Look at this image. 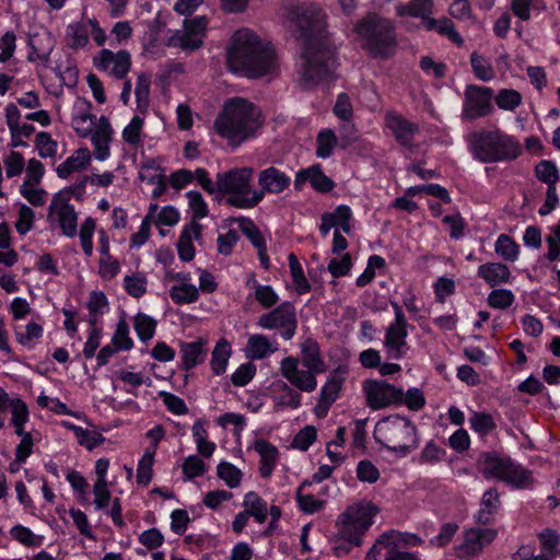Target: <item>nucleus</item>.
Returning <instances> with one entry per match:
<instances>
[{"label": "nucleus", "mask_w": 560, "mask_h": 560, "mask_svg": "<svg viewBox=\"0 0 560 560\" xmlns=\"http://www.w3.org/2000/svg\"><path fill=\"white\" fill-rule=\"evenodd\" d=\"M294 34L303 40L296 62L299 83L312 89L331 73L335 57L326 40V14L317 7H295L291 11Z\"/></svg>", "instance_id": "obj_1"}, {"label": "nucleus", "mask_w": 560, "mask_h": 560, "mask_svg": "<svg viewBox=\"0 0 560 560\" xmlns=\"http://www.w3.org/2000/svg\"><path fill=\"white\" fill-rule=\"evenodd\" d=\"M228 67L234 73L257 79L273 74L278 63L273 48L262 43L254 32L244 28L233 35Z\"/></svg>", "instance_id": "obj_2"}, {"label": "nucleus", "mask_w": 560, "mask_h": 560, "mask_svg": "<svg viewBox=\"0 0 560 560\" xmlns=\"http://www.w3.org/2000/svg\"><path fill=\"white\" fill-rule=\"evenodd\" d=\"M260 125L258 108L243 98L229 101L214 121L217 132L234 147L253 137Z\"/></svg>", "instance_id": "obj_3"}, {"label": "nucleus", "mask_w": 560, "mask_h": 560, "mask_svg": "<svg viewBox=\"0 0 560 560\" xmlns=\"http://www.w3.org/2000/svg\"><path fill=\"white\" fill-rule=\"evenodd\" d=\"M377 513L378 508L375 504L362 500L349 505L339 514L335 523V538L342 545L335 547L336 555L340 556L360 546Z\"/></svg>", "instance_id": "obj_4"}, {"label": "nucleus", "mask_w": 560, "mask_h": 560, "mask_svg": "<svg viewBox=\"0 0 560 560\" xmlns=\"http://www.w3.org/2000/svg\"><path fill=\"white\" fill-rule=\"evenodd\" d=\"M302 364L306 370L299 369V359L285 357L280 362L281 375L294 387L302 392L312 393L316 389V374L326 371L320 348L316 340L306 338L300 346Z\"/></svg>", "instance_id": "obj_5"}, {"label": "nucleus", "mask_w": 560, "mask_h": 560, "mask_svg": "<svg viewBox=\"0 0 560 560\" xmlns=\"http://www.w3.org/2000/svg\"><path fill=\"white\" fill-rule=\"evenodd\" d=\"M474 159L481 163H495L515 160L521 154L520 143L499 129L479 130L466 138Z\"/></svg>", "instance_id": "obj_6"}, {"label": "nucleus", "mask_w": 560, "mask_h": 560, "mask_svg": "<svg viewBox=\"0 0 560 560\" xmlns=\"http://www.w3.org/2000/svg\"><path fill=\"white\" fill-rule=\"evenodd\" d=\"M354 32L362 39V47L373 57L388 58L397 44L393 22L376 13L361 19Z\"/></svg>", "instance_id": "obj_7"}, {"label": "nucleus", "mask_w": 560, "mask_h": 560, "mask_svg": "<svg viewBox=\"0 0 560 560\" xmlns=\"http://www.w3.org/2000/svg\"><path fill=\"white\" fill-rule=\"evenodd\" d=\"M254 168L235 167L217 174L219 192L226 195V203L237 209H252L257 206L253 201L256 189L253 188Z\"/></svg>", "instance_id": "obj_8"}, {"label": "nucleus", "mask_w": 560, "mask_h": 560, "mask_svg": "<svg viewBox=\"0 0 560 560\" xmlns=\"http://www.w3.org/2000/svg\"><path fill=\"white\" fill-rule=\"evenodd\" d=\"M375 436L392 452H410L416 443L415 427L408 419L397 415L378 421Z\"/></svg>", "instance_id": "obj_9"}, {"label": "nucleus", "mask_w": 560, "mask_h": 560, "mask_svg": "<svg viewBox=\"0 0 560 560\" xmlns=\"http://www.w3.org/2000/svg\"><path fill=\"white\" fill-rule=\"evenodd\" d=\"M481 469L487 477L498 479L514 489H532L535 483L532 471L511 457H485Z\"/></svg>", "instance_id": "obj_10"}, {"label": "nucleus", "mask_w": 560, "mask_h": 560, "mask_svg": "<svg viewBox=\"0 0 560 560\" xmlns=\"http://www.w3.org/2000/svg\"><path fill=\"white\" fill-rule=\"evenodd\" d=\"M258 325L264 329H277L284 340H291L298 328L296 311L291 302H283L272 311L261 314Z\"/></svg>", "instance_id": "obj_11"}, {"label": "nucleus", "mask_w": 560, "mask_h": 560, "mask_svg": "<svg viewBox=\"0 0 560 560\" xmlns=\"http://www.w3.org/2000/svg\"><path fill=\"white\" fill-rule=\"evenodd\" d=\"M208 19L205 15L186 19L182 31H176L168 39V46L184 50L198 49L206 35Z\"/></svg>", "instance_id": "obj_12"}, {"label": "nucleus", "mask_w": 560, "mask_h": 560, "mask_svg": "<svg viewBox=\"0 0 560 560\" xmlns=\"http://www.w3.org/2000/svg\"><path fill=\"white\" fill-rule=\"evenodd\" d=\"M366 405L373 410L397 404L402 397V389L378 380H366L363 383Z\"/></svg>", "instance_id": "obj_13"}, {"label": "nucleus", "mask_w": 560, "mask_h": 560, "mask_svg": "<svg viewBox=\"0 0 560 560\" xmlns=\"http://www.w3.org/2000/svg\"><path fill=\"white\" fill-rule=\"evenodd\" d=\"M57 217L62 233L68 237H74L77 235L78 226V214L70 205V198L66 190H60L52 197L48 209V220Z\"/></svg>", "instance_id": "obj_14"}, {"label": "nucleus", "mask_w": 560, "mask_h": 560, "mask_svg": "<svg viewBox=\"0 0 560 560\" xmlns=\"http://www.w3.org/2000/svg\"><path fill=\"white\" fill-rule=\"evenodd\" d=\"M498 536L495 528H468L463 532L460 541L455 546L459 558H471L479 555Z\"/></svg>", "instance_id": "obj_15"}, {"label": "nucleus", "mask_w": 560, "mask_h": 560, "mask_svg": "<svg viewBox=\"0 0 560 560\" xmlns=\"http://www.w3.org/2000/svg\"><path fill=\"white\" fill-rule=\"evenodd\" d=\"M491 97L492 90L490 88L476 85L467 86L463 117L467 120H474L489 115L492 110Z\"/></svg>", "instance_id": "obj_16"}, {"label": "nucleus", "mask_w": 560, "mask_h": 560, "mask_svg": "<svg viewBox=\"0 0 560 560\" xmlns=\"http://www.w3.org/2000/svg\"><path fill=\"white\" fill-rule=\"evenodd\" d=\"M291 183V178L275 166H269L258 174L259 189L253 195V201L259 205L266 194L278 195L284 191Z\"/></svg>", "instance_id": "obj_17"}, {"label": "nucleus", "mask_w": 560, "mask_h": 560, "mask_svg": "<svg viewBox=\"0 0 560 560\" xmlns=\"http://www.w3.org/2000/svg\"><path fill=\"white\" fill-rule=\"evenodd\" d=\"M94 66L98 70L106 71L120 80L124 79L130 70L131 56L127 50L114 52L109 49H102L98 55L94 57Z\"/></svg>", "instance_id": "obj_18"}, {"label": "nucleus", "mask_w": 560, "mask_h": 560, "mask_svg": "<svg viewBox=\"0 0 560 560\" xmlns=\"http://www.w3.org/2000/svg\"><path fill=\"white\" fill-rule=\"evenodd\" d=\"M348 373L347 368L338 366L330 374L328 381L323 386L320 390V395L318 398V402L315 407V412L319 417H324L327 415L328 409L335 402L338 397V394L342 387V384L346 380V375Z\"/></svg>", "instance_id": "obj_19"}, {"label": "nucleus", "mask_w": 560, "mask_h": 560, "mask_svg": "<svg viewBox=\"0 0 560 560\" xmlns=\"http://www.w3.org/2000/svg\"><path fill=\"white\" fill-rule=\"evenodd\" d=\"M393 536L381 535L366 553L365 560H417V557L401 550Z\"/></svg>", "instance_id": "obj_20"}, {"label": "nucleus", "mask_w": 560, "mask_h": 560, "mask_svg": "<svg viewBox=\"0 0 560 560\" xmlns=\"http://www.w3.org/2000/svg\"><path fill=\"white\" fill-rule=\"evenodd\" d=\"M408 323H395L393 322L386 329L384 338V347L387 351L388 359L399 360L408 350L407 336H408Z\"/></svg>", "instance_id": "obj_21"}, {"label": "nucleus", "mask_w": 560, "mask_h": 560, "mask_svg": "<svg viewBox=\"0 0 560 560\" xmlns=\"http://www.w3.org/2000/svg\"><path fill=\"white\" fill-rule=\"evenodd\" d=\"M386 127L394 133L401 145H411L413 136L418 132L417 124L407 120L397 113H387L385 116Z\"/></svg>", "instance_id": "obj_22"}, {"label": "nucleus", "mask_w": 560, "mask_h": 560, "mask_svg": "<svg viewBox=\"0 0 560 560\" xmlns=\"http://www.w3.org/2000/svg\"><path fill=\"white\" fill-rule=\"evenodd\" d=\"M56 39L50 32L34 33L28 36V46L31 52L27 56L28 61L34 62L40 60L48 62L51 51L54 50Z\"/></svg>", "instance_id": "obj_23"}, {"label": "nucleus", "mask_w": 560, "mask_h": 560, "mask_svg": "<svg viewBox=\"0 0 560 560\" xmlns=\"http://www.w3.org/2000/svg\"><path fill=\"white\" fill-rule=\"evenodd\" d=\"M113 129L108 119L104 116L100 118L98 125L93 132L91 140L94 145L95 159L104 161L109 155V142L112 140Z\"/></svg>", "instance_id": "obj_24"}, {"label": "nucleus", "mask_w": 560, "mask_h": 560, "mask_svg": "<svg viewBox=\"0 0 560 560\" xmlns=\"http://www.w3.org/2000/svg\"><path fill=\"white\" fill-rule=\"evenodd\" d=\"M477 275L492 288L510 283L512 279L510 268L501 262H486L480 265Z\"/></svg>", "instance_id": "obj_25"}, {"label": "nucleus", "mask_w": 560, "mask_h": 560, "mask_svg": "<svg viewBox=\"0 0 560 560\" xmlns=\"http://www.w3.org/2000/svg\"><path fill=\"white\" fill-rule=\"evenodd\" d=\"M501 501L498 491L493 488L488 489L481 497L480 508L475 514L478 524H488L500 509Z\"/></svg>", "instance_id": "obj_26"}, {"label": "nucleus", "mask_w": 560, "mask_h": 560, "mask_svg": "<svg viewBox=\"0 0 560 560\" xmlns=\"http://www.w3.org/2000/svg\"><path fill=\"white\" fill-rule=\"evenodd\" d=\"M200 233L201 225L195 221L183 230L177 243L178 256L182 260L190 261L194 259L195 247L192 245V238L200 237Z\"/></svg>", "instance_id": "obj_27"}, {"label": "nucleus", "mask_w": 560, "mask_h": 560, "mask_svg": "<svg viewBox=\"0 0 560 560\" xmlns=\"http://www.w3.org/2000/svg\"><path fill=\"white\" fill-rule=\"evenodd\" d=\"M91 160L89 149L80 148L63 163L59 164L56 172L60 178H68L73 172L84 170Z\"/></svg>", "instance_id": "obj_28"}, {"label": "nucleus", "mask_w": 560, "mask_h": 560, "mask_svg": "<svg viewBox=\"0 0 560 560\" xmlns=\"http://www.w3.org/2000/svg\"><path fill=\"white\" fill-rule=\"evenodd\" d=\"M205 355V342L201 339L194 342H180L182 365L185 371L203 362Z\"/></svg>", "instance_id": "obj_29"}, {"label": "nucleus", "mask_w": 560, "mask_h": 560, "mask_svg": "<svg viewBox=\"0 0 560 560\" xmlns=\"http://www.w3.org/2000/svg\"><path fill=\"white\" fill-rule=\"evenodd\" d=\"M433 11V0H410L409 3H399L396 7L398 16H411L422 20V25L431 16Z\"/></svg>", "instance_id": "obj_30"}, {"label": "nucleus", "mask_w": 560, "mask_h": 560, "mask_svg": "<svg viewBox=\"0 0 560 560\" xmlns=\"http://www.w3.org/2000/svg\"><path fill=\"white\" fill-rule=\"evenodd\" d=\"M277 349L265 335H253L247 341L248 357L254 360H261L269 353L276 352Z\"/></svg>", "instance_id": "obj_31"}, {"label": "nucleus", "mask_w": 560, "mask_h": 560, "mask_svg": "<svg viewBox=\"0 0 560 560\" xmlns=\"http://www.w3.org/2000/svg\"><path fill=\"white\" fill-rule=\"evenodd\" d=\"M245 512L252 515L258 523H264L268 516L267 503L255 492H248L244 497Z\"/></svg>", "instance_id": "obj_32"}, {"label": "nucleus", "mask_w": 560, "mask_h": 560, "mask_svg": "<svg viewBox=\"0 0 560 560\" xmlns=\"http://www.w3.org/2000/svg\"><path fill=\"white\" fill-rule=\"evenodd\" d=\"M232 350L230 343L225 339H220L212 351L211 369L215 375L225 372Z\"/></svg>", "instance_id": "obj_33"}, {"label": "nucleus", "mask_w": 560, "mask_h": 560, "mask_svg": "<svg viewBox=\"0 0 560 560\" xmlns=\"http://www.w3.org/2000/svg\"><path fill=\"white\" fill-rule=\"evenodd\" d=\"M233 221L238 223L240 230L252 242L253 246L256 247L258 252H261L266 242L254 221L245 217L234 218Z\"/></svg>", "instance_id": "obj_34"}, {"label": "nucleus", "mask_w": 560, "mask_h": 560, "mask_svg": "<svg viewBox=\"0 0 560 560\" xmlns=\"http://www.w3.org/2000/svg\"><path fill=\"white\" fill-rule=\"evenodd\" d=\"M10 535L14 540L28 548L40 547L44 542V536L33 533L28 527L20 524L11 527Z\"/></svg>", "instance_id": "obj_35"}, {"label": "nucleus", "mask_w": 560, "mask_h": 560, "mask_svg": "<svg viewBox=\"0 0 560 560\" xmlns=\"http://www.w3.org/2000/svg\"><path fill=\"white\" fill-rule=\"evenodd\" d=\"M66 39L70 48H83L89 43V33L86 26L81 22L69 24L66 31Z\"/></svg>", "instance_id": "obj_36"}, {"label": "nucleus", "mask_w": 560, "mask_h": 560, "mask_svg": "<svg viewBox=\"0 0 560 560\" xmlns=\"http://www.w3.org/2000/svg\"><path fill=\"white\" fill-rule=\"evenodd\" d=\"M428 31H436L439 34L447 36L452 42L460 44L463 42L460 35L454 30V24L448 19L435 20L429 18L423 24Z\"/></svg>", "instance_id": "obj_37"}, {"label": "nucleus", "mask_w": 560, "mask_h": 560, "mask_svg": "<svg viewBox=\"0 0 560 560\" xmlns=\"http://www.w3.org/2000/svg\"><path fill=\"white\" fill-rule=\"evenodd\" d=\"M170 296L175 304H189L198 300L199 291L194 284L183 283L173 285L170 290Z\"/></svg>", "instance_id": "obj_38"}, {"label": "nucleus", "mask_w": 560, "mask_h": 560, "mask_svg": "<svg viewBox=\"0 0 560 560\" xmlns=\"http://www.w3.org/2000/svg\"><path fill=\"white\" fill-rule=\"evenodd\" d=\"M474 74L481 81L488 82L494 78V70L488 58L474 51L470 55Z\"/></svg>", "instance_id": "obj_39"}, {"label": "nucleus", "mask_w": 560, "mask_h": 560, "mask_svg": "<svg viewBox=\"0 0 560 560\" xmlns=\"http://www.w3.org/2000/svg\"><path fill=\"white\" fill-rule=\"evenodd\" d=\"M11 423L15 428V433L18 435L23 434L24 424L28 420V409L26 404L20 398L11 399Z\"/></svg>", "instance_id": "obj_40"}, {"label": "nucleus", "mask_w": 560, "mask_h": 560, "mask_svg": "<svg viewBox=\"0 0 560 560\" xmlns=\"http://www.w3.org/2000/svg\"><path fill=\"white\" fill-rule=\"evenodd\" d=\"M151 77L147 73H139L135 89L137 107L141 113H145L149 106Z\"/></svg>", "instance_id": "obj_41"}, {"label": "nucleus", "mask_w": 560, "mask_h": 560, "mask_svg": "<svg viewBox=\"0 0 560 560\" xmlns=\"http://www.w3.org/2000/svg\"><path fill=\"white\" fill-rule=\"evenodd\" d=\"M494 250L506 261H515L518 257V245L506 234L498 237Z\"/></svg>", "instance_id": "obj_42"}, {"label": "nucleus", "mask_w": 560, "mask_h": 560, "mask_svg": "<svg viewBox=\"0 0 560 560\" xmlns=\"http://www.w3.org/2000/svg\"><path fill=\"white\" fill-rule=\"evenodd\" d=\"M288 259L292 280L295 284L296 292L299 294H304L308 292L311 290V284L305 278L302 266L300 265L296 256L293 253H291Z\"/></svg>", "instance_id": "obj_43"}, {"label": "nucleus", "mask_w": 560, "mask_h": 560, "mask_svg": "<svg viewBox=\"0 0 560 560\" xmlns=\"http://www.w3.org/2000/svg\"><path fill=\"white\" fill-rule=\"evenodd\" d=\"M316 155L322 159H326L331 155L335 145L337 144V138L331 129L322 130L317 135L316 139Z\"/></svg>", "instance_id": "obj_44"}, {"label": "nucleus", "mask_w": 560, "mask_h": 560, "mask_svg": "<svg viewBox=\"0 0 560 560\" xmlns=\"http://www.w3.org/2000/svg\"><path fill=\"white\" fill-rule=\"evenodd\" d=\"M536 176L547 186L556 185L559 180V173L556 164L548 160L540 161L535 168Z\"/></svg>", "instance_id": "obj_45"}, {"label": "nucleus", "mask_w": 560, "mask_h": 560, "mask_svg": "<svg viewBox=\"0 0 560 560\" xmlns=\"http://www.w3.org/2000/svg\"><path fill=\"white\" fill-rule=\"evenodd\" d=\"M521 102V93L512 89L500 90L495 96V103L498 107L504 110H514L517 106H520Z\"/></svg>", "instance_id": "obj_46"}, {"label": "nucleus", "mask_w": 560, "mask_h": 560, "mask_svg": "<svg viewBox=\"0 0 560 560\" xmlns=\"http://www.w3.org/2000/svg\"><path fill=\"white\" fill-rule=\"evenodd\" d=\"M138 541L147 550H156L164 544L165 537L159 528L151 527L149 529L141 532L138 535Z\"/></svg>", "instance_id": "obj_47"}, {"label": "nucleus", "mask_w": 560, "mask_h": 560, "mask_svg": "<svg viewBox=\"0 0 560 560\" xmlns=\"http://www.w3.org/2000/svg\"><path fill=\"white\" fill-rule=\"evenodd\" d=\"M515 296L511 290L494 289L487 299L488 304L493 308L505 310L514 303Z\"/></svg>", "instance_id": "obj_48"}, {"label": "nucleus", "mask_w": 560, "mask_h": 560, "mask_svg": "<svg viewBox=\"0 0 560 560\" xmlns=\"http://www.w3.org/2000/svg\"><path fill=\"white\" fill-rule=\"evenodd\" d=\"M156 322L144 314H138L135 319V329L140 340H150L155 331Z\"/></svg>", "instance_id": "obj_49"}, {"label": "nucleus", "mask_w": 560, "mask_h": 560, "mask_svg": "<svg viewBox=\"0 0 560 560\" xmlns=\"http://www.w3.org/2000/svg\"><path fill=\"white\" fill-rule=\"evenodd\" d=\"M218 476L222 479L225 485L230 488H235L240 485L242 479V472L238 468L230 463L222 462L218 466Z\"/></svg>", "instance_id": "obj_50"}, {"label": "nucleus", "mask_w": 560, "mask_h": 560, "mask_svg": "<svg viewBox=\"0 0 560 560\" xmlns=\"http://www.w3.org/2000/svg\"><path fill=\"white\" fill-rule=\"evenodd\" d=\"M311 186L319 192H329L335 183L328 176H326L320 165L311 166Z\"/></svg>", "instance_id": "obj_51"}, {"label": "nucleus", "mask_w": 560, "mask_h": 560, "mask_svg": "<svg viewBox=\"0 0 560 560\" xmlns=\"http://www.w3.org/2000/svg\"><path fill=\"white\" fill-rule=\"evenodd\" d=\"M43 335V327L37 323H28L25 327V331L15 330V338L22 346L32 348L34 340L40 338Z\"/></svg>", "instance_id": "obj_52"}, {"label": "nucleus", "mask_w": 560, "mask_h": 560, "mask_svg": "<svg viewBox=\"0 0 560 560\" xmlns=\"http://www.w3.org/2000/svg\"><path fill=\"white\" fill-rule=\"evenodd\" d=\"M470 427L480 434H488L494 428L495 423L491 415L487 412H474L469 418Z\"/></svg>", "instance_id": "obj_53"}, {"label": "nucleus", "mask_w": 560, "mask_h": 560, "mask_svg": "<svg viewBox=\"0 0 560 560\" xmlns=\"http://www.w3.org/2000/svg\"><path fill=\"white\" fill-rule=\"evenodd\" d=\"M192 435L197 444L199 455H212L215 450V444L207 440V431L202 424H194Z\"/></svg>", "instance_id": "obj_54"}, {"label": "nucleus", "mask_w": 560, "mask_h": 560, "mask_svg": "<svg viewBox=\"0 0 560 560\" xmlns=\"http://www.w3.org/2000/svg\"><path fill=\"white\" fill-rule=\"evenodd\" d=\"M255 285V298L266 308H269L277 304L279 298L278 294L270 285L258 284L255 278L252 279Z\"/></svg>", "instance_id": "obj_55"}, {"label": "nucleus", "mask_w": 560, "mask_h": 560, "mask_svg": "<svg viewBox=\"0 0 560 560\" xmlns=\"http://www.w3.org/2000/svg\"><path fill=\"white\" fill-rule=\"evenodd\" d=\"M95 221L92 218H86L81 224L79 236L82 249L86 256H91L93 253L92 237L95 231Z\"/></svg>", "instance_id": "obj_56"}, {"label": "nucleus", "mask_w": 560, "mask_h": 560, "mask_svg": "<svg viewBox=\"0 0 560 560\" xmlns=\"http://www.w3.org/2000/svg\"><path fill=\"white\" fill-rule=\"evenodd\" d=\"M316 434V429L312 425H307L293 438L291 446L300 452H305L308 450L310 445L315 442Z\"/></svg>", "instance_id": "obj_57"}, {"label": "nucleus", "mask_w": 560, "mask_h": 560, "mask_svg": "<svg viewBox=\"0 0 560 560\" xmlns=\"http://www.w3.org/2000/svg\"><path fill=\"white\" fill-rule=\"evenodd\" d=\"M35 185L23 183L20 187V192L31 205L39 207L46 202L47 191L42 188H35Z\"/></svg>", "instance_id": "obj_58"}, {"label": "nucleus", "mask_w": 560, "mask_h": 560, "mask_svg": "<svg viewBox=\"0 0 560 560\" xmlns=\"http://www.w3.org/2000/svg\"><path fill=\"white\" fill-rule=\"evenodd\" d=\"M35 142L40 158H54L56 155L57 142L51 139L48 132H38Z\"/></svg>", "instance_id": "obj_59"}, {"label": "nucleus", "mask_w": 560, "mask_h": 560, "mask_svg": "<svg viewBox=\"0 0 560 560\" xmlns=\"http://www.w3.org/2000/svg\"><path fill=\"white\" fill-rule=\"evenodd\" d=\"M171 530L176 535H183L190 523V516L188 512L184 509H176L172 511L171 515Z\"/></svg>", "instance_id": "obj_60"}, {"label": "nucleus", "mask_w": 560, "mask_h": 560, "mask_svg": "<svg viewBox=\"0 0 560 560\" xmlns=\"http://www.w3.org/2000/svg\"><path fill=\"white\" fill-rule=\"evenodd\" d=\"M397 404H405L410 410H420L425 405V398L420 388L412 387L406 393L402 392V397Z\"/></svg>", "instance_id": "obj_61"}, {"label": "nucleus", "mask_w": 560, "mask_h": 560, "mask_svg": "<svg viewBox=\"0 0 560 560\" xmlns=\"http://www.w3.org/2000/svg\"><path fill=\"white\" fill-rule=\"evenodd\" d=\"M94 505L97 510H104L109 506L112 493L107 481H95L93 486Z\"/></svg>", "instance_id": "obj_62"}, {"label": "nucleus", "mask_w": 560, "mask_h": 560, "mask_svg": "<svg viewBox=\"0 0 560 560\" xmlns=\"http://www.w3.org/2000/svg\"><path fill=\"white\" fill-rule=\"evenodd\" d=\"M142 127L143 119L139 116H133L122 131L124 140L129 144L137 145L140 142Z\"/></svg>", "instance_id": "obj_63"}, {"label": "nucleus", "mask_w": 560, "mask_h": 560, "mask_svg": "<svg viewBox=\"0 0 560 560\" xmlns=\"http://www.w3.org/2000/svg\"><path fill=\"white\" fill-rule=\"evenodd\" d=\"M112 342L116 348L121 350H130L132 348L133 342L129 337V327L125 320H120L117 324Z\"/></svg>", "instance_id": "obj_64"}]
</instances>
